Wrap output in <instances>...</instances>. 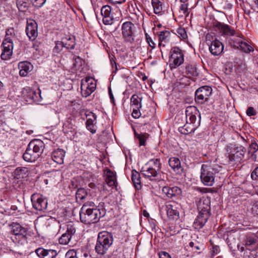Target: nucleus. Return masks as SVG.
I'll return each mask as SVG.
<instances>
[{
    "mask_svg": "<svg viewBox=\"0 0 258 258\" xmlns=\"http://www.w3.org/2000/svg\"><path fill=\"white\" fill-rule=\"evenodd\" d=\"M93 204L91 202L84 204L79 212L80 220L85 224L97 223L105 215L104 208H94Z\"/></svg>",
    "mask_w": 258,
    "mask_h": 258,
    "instance_id": "f257e3e1",
    "label": "nucleus"
},
{
    "mask_svg": "<svg viewBox=\"0 0 258 258\" xmlns=\"http://www.w3.org/2000/svg\"><path fill=\"white\" fill-rule=\"evenodd\" d=\"M185 115L186 122L179 128V131L182 134L187 135L195 132L200 126L201 115L197 108L194 106L186 107Z\"/></svg>",
    "mask_w": 258,
    "mask_h": 258,
    "instance_id": "f03ea898",
    "label": "nucleus"
},
{
    "mask_svg": "<svg viewBox=\"0 0 258 258\" xmlns=\"http://www.w3.org/2000/svg\"><path fill=\"white\" fill-rule=\"evenodd\" d=\"M210 200L202 198L197 203L199 214L196 219L193 226L195 229H200L203 227L210 216Z\"/></svg>",
    "mask_w": 258,
    "mask_h": 258,
    "instance_id": "7ed1b4c3",
    "label": "nucleus"
},
{
    "mask_svg": "<svg viewBox=\"0 0 258 258\" xmlns=\"http://www.w3.org/2000/svg\"><path fill=\"white\" fill-rule=\"evenodd\" d=\"M44 148V144L42 141L39 139L32 140L23 154L24 160L27 162L35 161L41 155Z\"/></svg>",
    "mask_w": 258,
    "mask_h": 258,
    "instance_id": "20e7f679",
    "label": "nucleus"
},
{
    "mask_svg": "<svg viewBox=\"0 0 258 258\" xmlns=\"http://www.w3.org/2000/svg\"><path fill=\"white\" fill-rule=\"evenodd\" d=\"M161 164L159 159L150 160L146 165L142 168L141 173L150 180H160L161 179L159 171Z\"/></svg>",
    "mask_w": 258,
    "mask_h": 258,
    "instance_id": "39448f33",
    "label": "nucleus"
},
{
    "mask_svg": "<svg viewBox=\"0 0 258 258\" xmlns=\"http://www.w3.org/2000/svg\"><path fill=\"white\" fill-rule=\"evenodd\" d=\"M218 172V169L212 166L210 163L203 164L201 172L202 182L206 185H213L214 183L215 175Z\"/></svg>",
    "mask_w": 258,
    "mask_h": 258,
    "instance_id": "423d86ee",
    "label": "nucleus"
},
{
    "mask_svg": "<svg viewBox=\"0 0 258 258\" xmlns=\"http://www.w3.org/2000/svg\"><path fill=\"white\" fill-rule=\"evenodd\" d=\"M10 233L12 234V240L16 244H22L26 241L27 232L26 228L17 223H12L9 225Z\"/></svg>",
    "mask_w": 258,
    "mask_h": 258,
    "instance_id": "0eeeda50",
    "label": "nucleus"
},
{
    "mask_svg": "<svg viewBox=\"0 0 258 258\" xmlns=\"http://www.w3.org/2000/svg\"><path fill=\"white\" fill-rule=\"evenodd\" d=\"M136 27L131 22H125L121 26V34L123 42L132 44L135 40Z\"/></svg>",
    "mask_w": 258,
    "mask_h": 258,
    "instance_id": "6e6552de",
    "label": "nucleus"
},
{
    "mask_svg": "<svg viewBox=\"0 0 258 258\" xmlns=\"http://www.w3.org/2000/svg\"><path fill=\"white\" fill-rule=\"evenodd\" d=\"M10 30L6 31L5 38L3 40L1 47L2 52L1 57L3 60H9L13 54V43L11 36H9Z\"/></svg>",
    "mask_w": 258,
    "mask_h": 258,
    "instance_id": "1a4fd4ad",
    "label": "nucleus"
},
{
    "mask_svg": "<svg viewBox=\"0 0 258 258\" xmlns=\"http://www.w3.org/2000/svg\"><path fill=\"white\" fill-rule=\"evenodd\" d=\"M96 88V84L92 78L87 77L81 81V92L84 97L89 96L95 90Z\"/></svg>",
    "mask_w": 258,
    "mask_h": 258,
    "instance_id": "9d476101",
    "label": "nucleus"
},
{
    "mask_svg": "<svg viewBox=\"0 0 258 258\" xmlns=\"http://www.w3.org/2000/svg\"><path fill=\"white\" fill-rule=\"evenodd\" d=\"M211 87L204 86L199 88L195 92V100L197 102L203 104L208 102L212 94Z\"/></svg>",
    "mask_w": 258,
    "mask_h": 258,
    "instance_id": "9b49d317",
    "label": "nucleus"
},
{
    "mask_svg": "<svg viewBox=\"0 0 258 258\" xmlns=\"http://www.w3.org/2000/svg\"><path fill=\"white\" fill-rule=\"evenodd\" d=\"M246 151V148L242 146L234 148L230 153H228L229 161L231 163H240L243 159Z\"/></svg>",
    "mask_w": 258,
    "mask_h": 258,
    "instance_id": "f8f14e48",
    "label": "nucleus"
},
{
    "mask_svg": "<svg viewBox=\"0 0 258 258\" xmlns=\"http://www.w3.org/2000/svg\"><path fill=\"white\" fill-rule=\"evenodd\" d=\"M170 64L171 68H176L181 65L184 61L183 54L178 47H173L171 51Z\"/></svg>",
    "mask_w": 258,
    "mask_h": 258,
    "instance_id": "ddd939ff",
    "label": "nucleus"
},
{
    "mask_svg": "<svg viewBox=\"0 0 258 258\" xmlns=\"http://www.w3.org/2000/svg\"><path fill=\"white\" fill-rule=\"evenodd\" d=\"M31 199L33 207L36 210L41 211L46 209L47 201L42 195L34 194L32 195Z\"/></svg>",
    "mask_w": 258,
    "mask_h": 258,
    "instance_id": "4468645a",
    "label": "nucleus"
},
{
    "mask_svg": "<svg viewBox=\"0 0 258 258\" xmlns=\"http://www.w3.org/2000/svg\"><path fill=\"white\" fill-rule=\"evenodd\" d=\"M180 205L175 202H169L166 205V211L167 217L170 220H176L179 218V209Z\"/></svg>",
    "mask_w": 258,
    "mask_h": 258,
    "instance_id": "2eb2a0df",
    "label": "nucleus"
},
{
    "mask_svg": "<svg viewBox=\"0 0 258 258\" xmlns=\"http://www.w3.org/2000/svg\"><path fill=\"white\" fill-rule=\"evenodd\" d=\"M37 28V24L34 20H27L26 32L30 40L34 41L37 38L38 35Z\"/></svg>",
    "mask_w": 258,
    "mask_h": 258,
    "instance_id": "dca6fc26",
    "label": "nucleus"
},
{
    "mask_svg": "<svg viewBox=\"0 0 258 258\" xmlns=\"http://www.w3.org/2000/svg\"><path fill=\"white\" fill-rule=\"evenodd\" d=\"M213 28L216 31H219L220 33L225 35L233 36L235 31L228 25L215 21L213 22Z\"/></svg>",
    "mask_w": 258,
    "mask_h": 258,
    "instance_id": "f3484780",
    "label": "nucleus"
},
{
    "mask_svg": "<svg viewBox=\"0 0 258 258\" xmlns=\"http://www.w3.org/2000/svg\"><path fill=\"white\" fill-rule=\"evenodd\" d=\"M23 96L27 101H32L33 102L39 101L40 97V91H34L29 87L24 88L22 92Z\"/></svg>",
    "mask_w": 258,
    "mask_h": 258,
    "instance_id": "a211bd4d",
    "label": "nucleus"
},
{
    "mask_svg": "<svg viewBox=\"0 0 258 258\" xmlns=\"http://www.w3.org/2000/svg\"><path fill=\"white\" fill-rule=\"evenodd\" d=\"M101 14L102 16V21L105 25H111L113 22V16L111 13V8L108 5L102 7Z\"/></svg>",
    "mask_w": 258,
    "mask_h": 258,
    "instance_id": "6ab92c4d",
    "label": "nucleus"
},
{
    "mask_svg": "<svg viewBox=\"0 0 258 258\" xmlns=\"http://www.w3.org/2000/svg\"><path fill=\"white\" fill-rule=\"evenodd\" d=\"M105 181L110 187H116L117 185L116 176L115 173L109 169L104 171Z\"/></svg>",
    "mask_w": 258,
    "mask_h": 258,
    "instance_id": "aec40b11",
    "label": "nucleus"
},
{
    "mask_svg": "<svg viewBox=\"0 0 258 258\" xmlns=\"http://www.w3.org/2000/svg\"><path fill=\"white\" fill-rule=\"evenodd\" d=\"M97 241L110 247L112 243L113 238L111 233L107 231H102L99 233Z\"/></svg>",
    "mask_w": 258,
    "mask_h": 258,
    "instance_id": "412c9836",
    "label": "nucleus"
},
{
    "mask_svg": "<svg viewBox=\"0 0 258 258\" xmlns=\"http://www.w3.org/2000/svg\"><path fill=\"white\" fill-rule=\"evenodd\" d=\"M35 253L40 258H54L57 255L55 250L45 249L42 247L37 248Z\"/></svg>",
    "mask_w": 258,
    "mask_h": 258,
    "instance_id": "4be33fe9",
    "label": "nucleus"
},
{
    "mask_svg": "<svg viewBox=\"0 0 258 258\" xmlns=\"http://www.w3.org/2000/svg\"><path fill=\"white\" fill-rule=\"evenodd\" d=\"M168 163L176 174L181 175L183 173V168L181 166L180 161L178 158H170Z\"/></svg>",
    "mask_w": 258,
    "mask_h": 258,
    "instance_id": "5701e85b",
    "label": "nucleus"
},
{
    "mask_svg": "<svg viewBox=\"0 0 258 258\" xmlns=\"http://www.w3.org/2000/svg\"><path fill=\"white\" fill-rule=\"evenodd\" d=\"M244 246L250 251L258 252V238L252 236L247 237L244 240Z\"/></svg>",
    "mask_w": 258,
    "mask_h": 258,
    "instance_id": "b1692460",
    "label": "nucleus"
},
{
    "mask_svg": "<svg viewBox=\"0 0 258 258\" xmlns=\"http://www.w3.org/2000/svg\"><path fill=\"white\" fill-rule=\"evenodd\" d=\"M224 46L222 43L217 39L211 42L209 47V50L213 55L217 56L220 54L223 50Z\"/></svg>",
    "mask_w": 258,
    "mask_h": 258,
    "instance_id": "393cba45",
    "label": "nucleus"
},
{
    "mask_svg": "<svg viewBox=\"0 0 258 258\" xmlns=\"http://www.w3.org/2000/svg\"><path fill=\"white\" fill-rule=\"evenodd\" d=\"M19 74L22 77H26L32 70V65L28 61H21L18 64Z\"/></svg>",
    "mask_w": 258,
    "mask_h": 258,
    "instance_id": "a878e982",
    "label": "nucleus"
},
{
    "mask_svg": "<svg viewBox=\"0 0 258 258\" xmlns=\"http://www.w3.org/2000/svg\"><path fill=\"white\" fill-rule=\"evenodd\" d=\"M162 191L168 198H172L174 196L180 195L182 192L181 189L177 186L172 187L164 186L162 188Z\"/></svg>",
    "mask_w": 258,
    "mask_h": 258,
    "instance_id": "bb28decb",
    "label": "nucleus"
},
{
    "mask_svg": "<svg viewBox=\"0 0 258 258\" xmlns=\"http://www.w3.org/2000/svg\"><path fill=\"white\" fill-rule=\"evenodd\" d=\"M64 157V152L63 150L58 149L54 151L51 155L52 160L58 164L63 163V158Z\"/></svg>",
    "mask_w": 258,
    "mask_h": 258,
    "instance_id": "cd10ccee",
    "label": "nucleus"
},
{
    "mask_svg": "<svg viewBox=\"0 0 258 258\" xmlns=\"http://www.w3.org/2000/svg\"><path fill=\"white\" fill-rule=\"evenodd\" d=\"M67 233H66V238H67L68 241L66 240V244L71 241V238L76 232V229L74 224L72 222H67Z\"/></svg>",
    "mask_w": 258,
    "mask_h": 258,
    "instance_id": "c85d7f7f",
    "label": "nucleus"
},
{
    "mask_svg": "<svg viewBox=\"0 0 258 258\" xmlns=\"http://www.w3.org/2000/svg\"><path fill=\"white\" fill-rule=\"evenodd\" d=\"M76 44V37L73 34L69 33L68 35H66V48L74 49Z\"/></svg>",
    "mask_w": 258,
    "mask_h": 258,
    "instance_id": "c756f323",
    "label": "nucleus"
},
{
    "mask_svg": "<svg viewBox=\"0 0 258 258\" xmlns=\"http://www.w3.org/2000/svg\"><path fill=\"white\" fill-rule=\"evenodd\" d=\"M132 180L136 189H139L141 188L140 174L135 170H132Z\"/></svg>",
    "mask_w": 258,
    "mask_h": 258,
    "instance_id": "7c9ffc66",
    "label": "nucleus"
},
{
    "mask_svg": "<svg viewBox=\"0 0 258 258\" xmlns=\"http://www.w3.org/2000/svg\"><path fill=\"white\" fill-rule=\"evenodd\" d=\"M258 150V145L257 143L253 141H252L251 143L249 145L248 154L250 155V158H251L252 161H255L256 159V156L254 154Z\"/></svg>",
    "mask_w": 258,
    "mask_h": 258,
    "instance_id": "2f4dec72",
    "label": "nucleus"
},
{
    "mask_svg": "<svg viewBox=\"0 0 258 258\" xmlns=\"http://www.w3.org/2000/svg\"><path fill=\"white\" fill-rule=\"evenodd\" d=\"M92 114V118H89L87 119L86 125L87 128L89 130L91 133H95L96 132V130L94 127V121L96 120L97 116L95 114L91 112Z\"/></svg>",
    "mask_w": 258,
    "mask_h": 258,
    "instance_id": "473e14b6",
    "label": "nucleus"
},
{
    "mask_svg": "<svg viewBox=\"0 0 258 258\" xmlns=\"http://www.w3.org/2000/svg\"><path fill=\"white\" fill-rule=\"evenodd\" d=\"M76 209L75 205L72 203L68 202L66 205V218L72 217L75 215L74 212Z\"/></svg>",
    "mask_w": 258,
    "mask_h": 258,
    "instance_id": "72a5a7b5",
    "label": "nucleus"
},
{
    "mask_svg": "<svg viewBox=\"0 0 258 258\" xmlns=\"http://www.w3.org/2000/svg\"><path fill=\"white\" fill-rule=\"evenodd\" d=\"M142 98L138 95L134 94L131 99V105L133 108H140L142 107Z\"/></svg>",
    "mask_w": 258,
    "mask_h": 258,
    "instance_id": "f704fd0d",
    "label": "nucleus"
},
{
    "mask_svg": "<svg viewBox=\"0 0 258 258\" xmlns=\"http://www.w3.org/2000/svg\"><path fill=\"white\" fill-rule=\"evenodd\" d=\"M185 70L186 74L188 76V77H197L199 75L197 68L195 65L188 64L186 66Z\"/></svg>",
    "mask_w": 258,
    "mask_h": 258,
    "instance_id": "c9c22d12",
    "label": "nucleus"
},
{
    "mask_svg": "<svg viewBox=\"0 0 258 258\" xmlns=\"http://www.w3.org/2000/svg\"><path fill=\"white\" fill-rule=\"evenodd\" d=\"M88 197V191L84 188H79L76 193V199L80 201L85 200Z\"/></svg>",
    "mask_w": 258,
    "mask_h": 258,
    "instance_id": "e433bc0d",
    "label": "nucleus"
},
{
    "mask_svg": "<svg viewBox=\"0 0 258 258\" xmlns=\"http://www.w3.org/2000/svg\"><path fill=\"white\" fill-rule=\"evenodd\" d=\"M239 48L246 53H249L253 51V48L245 41H237Z\"/></svg>",
    "mask_w": 258,
    "mask_h": 258,
    "instance_id": "4c0bfd02",
    "label": "nucleus"
},
{
    "mask_svg": "<svg viewBox=\"0 0 258 258\" xmlns=\"http://www.w3.org/2000/svg\"><path fill=\"white\" fill-rule=\"evenodd\" d=\"M135 136L139 140L140 146H141L146 145V141L148 138L149 135L148 134L146 133L138 134L136 132H135Z\"/></svg>",
    "mask_w": 258,
    "mask_h": 258,
    "instance_id": "58836bf2",
    "label": "nucleus"
},
{
    "mask_svg": "<svg viewBox=\"0 0 258 258\" xmlns=\"http://www.w3.org/2000/svg\"><path fill=\"white\" fill-rule=\"evenodd\" d=\"M109 247L104 245L102 243H98L97 241L95 246L96 252L100 255L105 254Z\"/></svg>",
    "mask_w": 258,
    "mask_h": 258,
    "instance_id": "ea45409f",
    "label": "nucleus"
},
{
    "mask_svg": "<svg viewBox=\"0 0 258 258\" xmlns=\"http://www.w3.org/2000/svg\"><path fill=\"white\" fill-rule=\"evenodd\" d=\"M17 7L21 12H26L28 10V3L27 0H17Z\"/></svg>",
    "mask_w": 258,
    "mask_h": 258,
    "instance_id": "a19ab883",
    "label": "nucleus"
},
{
    "mask_svg": "<svg viewBox=\"0 0 258 258\" xmlns=\"http://www.w3.org/2000/svg\"><path fill=\"white\" fill-rule=\"evenodd\" d=\"M152 5L155 13L160 14L162 12V5L159 0H152Z\"/></svg>",
    "mask_w": 258,
    "mask_h": 258,
    "instance_id": "79ce46f5",
    "label": "nucleus"
},
{
    "mask_svg": "<svg viewBox=\"0 0 258 258\" xmlns=\"http://www.w3.org/2000/svg\"><path fill=\"white\" fill-rule=\"evenodd\" d=\"M189 246L191 248L192 250L196 252H199L198 251L200 250L202 247V245L200 244L197 241L190 242Z\"/></svg>",
    "mask_w": 258,
    "mask_h": 258,
    "instance_id": "37998d69",
    "label": "nucleus"
},
{
    "mask_svg": "<svg viewBox=\"0 0 258 258\" xmlns=\"http://www.w3.org/2000/svg\"><path fill=\"white\" fill-rule=\"evenodd\" d=\"M170 35V33L168 31H164L160 32L158 34L159 40L163 41L167 40Z\"/></svg>",
    "mask_w": 258,
    "mask_h": 258,
    "instance_id": "c03bdc74",
    "label": "nucleus"
},
{
    "mask_svg": "<svg viewBox=\"0 0 258 258\" xmlns=\"http://www.w3.org/2000/svg\"><path fill=\"white\" fill-rule=\"evenodd\" d=\"M143 114V117H147V120L144 122L143 124L146 125L149 123V121L151 120V118L153 117V114L151 113L150 110L148 109L147 110H145L144 111H143L142 113Z\"/></svg>",
    "mask_w": 258,
    "mask_h": 258,
    "instance_id": "a18cd8bd",
    "label": "nucleus"
},
{
    "mask_svg": "<svg viewBox=\"0 0 258 258\" xmlns=\"http://www.w3.org/2000/svg\"><path fill=\"white\" fill-rule=\"evenodd\" d=\"M178 36L181 39H185L187 38V35L185 29L183 28H179L177 30Z\"/></svg>",
    "mask_w": 258,
    "mask_h": 258,
    "instance_id": "49530a36",
    "label": "nucleus"
},
{
    "mask_svg": "<svg viewBox=\"0 0 258 258\" xmlns=\"http://www.w3.org/2000/svg\"><path fill=\"white\" fill-rule=\"evenodd\" d=\"M64 45L63 42L62 41H57L55 43V46L53 49V52L54 53H59L63 49Z\"/></svg>",
    "mask_w": 258,
    "mask_h": 258,
    "instance_id": "de8ad7c7",
    "label": "nucleus"
},
{
    "mask_svg": "<svg viewBox=\"0 0 258 258\" xmlns=\"http://www.w3.org/2000/svg\"><path fill=\"white\" fill-rule=\"evenodd\" d=\"M145 37L147 42L148 43L149 46L151 48V50H150V51H151L152 49L155 47V43L153 41L152 38L147 33H145Z\"/></svg>",
    "mask_w": 258,
    "mask_h": 258,
    "instance_id": "09e8293b",
    "label": "nucleus"
},
{
    "mask_svg": "<svg viewBox=\"0 0 258 258\" xmlns=\"http://www.w3.org/2000/svg\"><path fill=\"white\" fill-rule=\"evenodd\" d=\"M243 41V38H239L238 36L233 38L231 39L230 41V45L235 48H239V45L237 44V41Z\"/></svg>",
    "mask_w": 258,
    "mask_h": 258,
    "instance_id": "8fccbe9b",
    "label": "nucleus"
},
{
    "mask_svg": "<svg viewBox=\"0 0 258 258\" xmlns=\"http://www.w3.org/2000/svg\"><path fill=\"white\" fill-rule=\"evenodd\" d=\"M66 258H78L77 251L74 249H70L66 253Z\"/></svg>",
    "mask_w": 258,
    "mask_h": 258,
    "instance_id": "3c124183",
    "label": "nucleus"
},
{
    "mask_svg": "<svg viewBox=\"0 0 258 258\" xmlns=\"http://www.w3.org/2000/svg\"><path fill=\"white\" fill-rule=\"evenodd\" d=\"M68 101L71 103V107H73V109L76 110L79 107L80 104L75 99L68 98Z\"/></svg>",
    "mask_w": 258,
    "mask_h": 258,
    "instance_id": "603ef678",
    "label": "nucleus"
},
{
    "mask_svg": "<svg viewBox=\"0 0 258 258\" xmlns=\"http://www.w3.org/2000/svg\"><path fill=\"white\" fill-rule=\"evenodd\" d=\"M33 5L35 7H41L46 2V0H31Z\"/></svg>",
    "mask_w": 258,
    "mask_h": 258,
    "instance_id": "864d4df0",
    "label": "nucleus"
},
{
    "mask_svg": "<svg viewBox=\"0 0 258 258\" xmlns=\"http://www.w3.org/2000/svg\"><path fill=\"white\" fill-rule=\"evenodd\" d=\"M132 116L135 118H138L142 115V113L140 111V108H133L132 112Z\"/></svg>",
    "mask_w": 258,
    "mask_h": 258,
    "instance_id": "5fc2aeb1",
    "label": "nucleus"
},
{
    "mask_svg": "<svg viewBox=\"0 0 258 258\" xmlns=\"http://www.w3.org/2000/svg\"><path fill=\"white\" fill-rule=\"evenodd\" d=\"M246 114L249 116H254L256 114V111L253 107H248L246 110Z\"/></svg>",
    "mask_w": 258,
    "mask_h": 258,
    "instance_id": "6e6d98bb",
    "label": "nucleus"
},
{
    "mask_svg": "<svg viewBox=\"0 0 258 258\" xmlns=\"http://www.w3.org/2000/svg\"><path fill=\"white\" fill-rule=\"evenodd\" d=\"M187 4H183L180 6V10L183 12V14L186 16L188 15V8Z\"/></svg>",
    "mask_w": 258,
    "mask_h": 258,
    "instance_id": "4d7b16f0",
    "label": "nucleus"
},
{
    "mask_svg": "<svg viewBox=\"0 0 258 258\" xmlns=\"http://www.w3.org/2000/svg\"><path fill=\"white\" fill-rule=\"evenodd\" d=\"M251 178L252 180L258 179V167H256L251 173Z\"/></svg>",
    "mask_w": 258,
    "mask_h": 258,
    "instance_id": "13d9d810",
    "label": "nucleus"
},
{
    "mask_svg": "<svg viewBox=\"0 0 258 258\" xmlns=\"http://www.w3.org/2000/svg\"><path fill=\"white\" fill-rule=\"evenodd\" d=\"M220 251L219 247L217 245H212L211 248V252L212 255H215L217 254Z\"/></svg>",
    "mask_w": 258,
    "mask_h": 258,
    "instance_id": "bf43d9fd",
    "label": "nucleus"
},
{
    "mask_svg": "<svg viewBox=\"0 0 258 258\" xmlns=\"http://www.w3.org/2000/svg\"><path fill=\"white\" fill-rule=\"evenodd\" d=\"M252 212L253 214L258 215V202L254 203L251 208Z\"/></svg>",
    "mask_w": 258,
    "mask_h": 258,
    "instance_id": "052dcab7",
    "label": "nucleus"
},
{
    "mask_svg": "<svg viewBox=\"0 0 258 258\" xmlns=\"http://www.w3.org/2000/svg\"><path fill=\"white\" fill-rule=\"evenodd\" d=\"M67 87H66V88L68 90H71L73 88V80L71 79L67 80Z\"/></svg>",
    "mask_w": 258,
    "mask_h": 258,
    "instance_id": "680f3d73",
    "label": "nucleus"
},
{
    "mask_svg": "<svg viewBox=\"0 0 258 258\" xmlns=\"http://www.w3.org/2000/svg\"><path fill=\"white\" fill-rule=\"evenodd\" d=\"M25 171H28L27 168H18L15 170V173L20 175V174L22 172H25Z\"/></svg>",
    "mask_w": 258,
    "mask_h": 258,
    "instance_id": "e2e57ef3",
    "label": "nucleus"
},
{
    "mask_svg": "<svg viewBox=\"0 0 258 258\" xmlns=\"http://www.w3.org/2000/svg\"><path fill=\"white\" fill-rule=\"evenodd\" d=\"M159 258H171V257L168 253L162 251L159 255Z\"/></svg>",
    "mask_w": 258,
    "mask_h": 258,
    "instance_id": "0e129e2a",
    "label": "nucleus"
},
{
    "mask_svg": "<svg viewBox=\"0 0 258 258\" xmlns=\"http://www.w3.org/2000/svg\"><path fill=\"white\" fill-rule=\"evenodd\" d=\"M109 95L111 102L112 103H114V99L110 88L109 89Z\"/></svg>",
    "mask_w": 258,
    "mask_h": 258,
    "instance_id": "69168bd1",
    "label": "nucleus"
},
{
    "mask_svg": "<svg viewBox=\"0 0 258 258\" xmlns=\"http://www.w3.org/2000/svg\"><path fill=\"white\" fill-rule=\"evenodd\" d=\"M66 3L70 6L71 9L74 11L73 9V0H66Z\"/></svg>",
    "mask_w": 258,
    "mask_h": 258,
    "instance_id": "338daca9",
    "label": "nucleus"
},
{
    "mask_svg": "<svg viewBox=\"0 0 258 258\" xmlns=\"http://www.w3.org/2000/svg\"><path fill=\"white\" fill-rule=\"evenodd\" d=\"M113 4H122L125 2L126 0H108Z\"/></svg>",
    "mask_w": 258,
    "mask_h": 258,
    "instance_id": "774afa93",
    "label": "nucleus"
}]
</instances>
